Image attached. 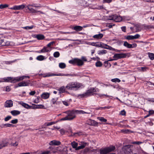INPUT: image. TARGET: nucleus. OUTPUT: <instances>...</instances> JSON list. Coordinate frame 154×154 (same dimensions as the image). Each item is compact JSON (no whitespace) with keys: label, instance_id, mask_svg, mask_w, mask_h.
I'll return each mask as SVG.
<instances>
[{"label":"nucleus","instance_id":"nucleus-1","mask_svg":"<svg viewBox=\"0 0 154 154\" xmlns=\"http://www.w3.org/2000/svg\"><path fill=\"white\" fill-rule=\"evenodd\" d=\"M39 77H42L43 78L48 77L51 76H69L71 75L68 74H64L60 73L58 74H56L51 73V72L44 73L38 74Z\"/></svg>","mask_w":154,"mask_h":154},{"label":"nucleus","instance_id":"nucleus-2","mask_svg":"<svg viewBox=\"0 0 154 154\" xmlns=\"http://www.w3.org/2000/svg\"><path fill=\"white\" fill-rule=\"evenodd\" d=\"M82 85L79 83L72 82L69 83L66 86V88L68 90L76 91Z\"/></svg>","mask_w":154,"mask_h":154},{"label":"nucleus","instance_id":"nucleus-3","mask_svg":"<svg viewBox=\"0 0 154 154\" xmlns=\"http://www.w3.org/2000/svg\"><path fill=\"white\" fill-rule=\"evenodd\" d=\"M65 113H67V116L65 117L62 118L60 119L61 121L71 120L74 119L75 117V110L68 111L66 112Z\"/></svg>","mask_w":154,"mask_h":154},{"label":"nucleus","instance_id":"nucleus-4","mask_svg":"<svg viewBox=\"0 0 154 154\" xmlns=\"http://www.w3.org/2000/svg\"><path fill=\"white\" fill-rule=\"evenodd\" d=\"M116 149V147L112 145H110L109 147L101 148L99 150L100 154H107L112 152Z\"/></svg>","mask_w":154,"mask_h":154},{"label":"nucleus","instance_id":"nucleus-5","mask_svg":"<svg viewBox=\"0 0 154 154\" xmlns=\"http://www.w3.org/2000/svg\"><path fill=\"white\" fill-rule=\"evenodd\" d=\"M18 82L17 77H4L0 80V82H10L14 83Z\"/></svg>","mask_w":154,"mask_h":154},{"label":"nucleus","instance_id":"nucleus-6","mask_svg":"<svg viewBox=\"0 0 154 154\" xmlns=\"http://www.w3.org/2000/svg\"><path fill=\"white\" fill-rule=\"evenodd\" d=\"M69 63L73 65L81 66L83 65L84 63L80 59L78 58H74L69 61Z\"/></svg>","mask_w":154,"mask_h":154},{"label":"nucleus","instance_id":"nucleus-7","mask_svg":"<svg viewBox=\"0 0 154 154\" xmlns=\"http://www.w3.org/2000/svg\"><path fill=\"white\" fill-rule=\"evenodd\" d=\"M108 19L110 20H114L116 22H119L121 21L122 20V18L116 14H113L109 16Z\"/></svg>","mask_w":154,"mask_h":154},{"label":"nucleus","instance_id":"nucleus-8","mask_svg":"<svg viewBox=\"0 0 154 154\" xmlns=\"http://www.w3.org/2000/svg\"><path fill=\"white\" fill-rule=\"evenodd\" d=\"M127 56V54L125 53L116 54L113 56V58L117 60L122 58H125Z\"/></svg>","mask_w":154,"mask_h":154},{"label":"nucleus","instance_id":"nucleus-9","mask_svg":"<svg viewBox=\"0 0 154 154\" xmlns=\"http://www.w3.org/2000/svg\"><path fill=\"white\" fill-rule=\"evenodd\" d=\"M87 124L90 125L97 126L98 125V123L94 120L89 119L87 122Z\"/></svg>","mask_w":154,"mask_h":154},{"label":"nucleus","instance_id":"nucleus-10","mask_svg":"<svg viewBox=\"0 0 154 154\" xmlns=\"http://www.w3.org/2000/svg\"><path fill=\"white\" fill-rule=\"evenodd\" d=\"M18 103L19 104L21 105L22 106L26 109H30L32 108V106L29 105L27 103H24L23 101H19Z\"/></svg>","mask_w":154,"mask_h":154},{"label":"nucleus","instance_id":"nucleus-11","mask_svg":"<svg viewBox=\"0 0 154 154\" xmlns=\"http://www.w3.org/2000/svg\"><path fill=\"white\" fill-rule=\"evenodd\" d=\"M13 101L11 100H7L5 103L4 106L5 107H11L13 106Z\"/></svg>","mask_w":154,"mask_h":154},{"label":"nucleus","instance_id":"nucleus-12","mask_svg":"<svg viewBox=\"0 0 154 154\" xmlns=\"http://www.w3.org/2000/svg\"><path fill=\"white\" fill-rule=\"evenodd\" d=\"M61 144L60 141L56 140H54L51 141L49 143L50 145L59 146Z\"/></svg>","mask_w":154,"mask_h":154},{"label":"nucleus","instance_id":"nucleus-13","mask_svg":"<svg viewBox=\"0 0 154 154\" xmlns=\"http://www.w3.org/2000/svg\"><path fill=\"white\" fill-rule=\"evenodd\" d=\"M90 96H91L92 93L94 92H99V90L98 88H91L90 89L87 90Z\"/></svg>","mask_w":154,"mask_h":154},{"label":"nucleus","instance_id":"nucleus-14","mask_svg":"<svg viewBox=\"0 0 154 154\" xmlns=\"http://www.w3.org/2000/svg\"><path fill=\"white\" fill-rule=\"evenodd\" d=\"M33 37L34 38H36L38 40H42L45 38V36L42 34H38L34 35Z\"/></svg>","mask_w":154,"mask_h":154},{"label":"nucleus","instance_id":"nucleus-15","mask_svg":"<svg viewBox=\"0 0 154 154\" xmlns=\"http://www.w3.org/2000/svg\"><path fill=\"white\" fill-rule=\"evenodd\" d=\"M26 7L27 8V9H28L30 11V12L32 13H36L37 12H39L41 14H44V13L43 12L40 11H36L35 9H33L32 8H30L29 6L27 5Z\"/></svg>","mask_w":154,"mask_h":154},{"label":"nucleus","instance_id":"nucleus-16","mask_svg":"<svg viewBox=\"0 0 154 154\" xmlns=\"http://www.w3.org/2000/svg\"><path fill=\"white\" fill-rule=\"evenodd\" d=\"M50 94L48 92H44L41 95V97L44 99H48L50 96Z\"/></svg>","mask_w":154,"mask_h":154},{"label":"nucleus","instance_id":"nucleus-17","mask_svg":"<svg viewBox=\"0 0 154 154\" xmlns=\"http://www.w3.org/2000/svg\"><path fill=\"white\" fill-rule=\"evenodd\" d=\"M29 83L27 82H22L19 83L18 84V85L16 86V88H17L18 87L27 86L29 85Z\"/></svg>","mask_w":154,"mask_h":154},{"label":"nucleus","instance_id":"nucleus-18","mask_svg":"<svg viewBox=\"0 0 154 154\" xmlns=\"http://www.w3.org/2000/svg\"><path fill=\"white\" fill-rule=\"evenodd\" d=\"M89 96H90V95L88 91L85 93L79 94L78 95V97L81 98L86 97Z\"/></svg>","mask_w":154,"mask_h":154},{"label":"nucleus","instance_id":"nucleus-19","mask_svg":"<svg viewBox=\"0 0 154 154\" xmlns=\"http://www.w3.org/2000/svg\"><path fill=\"white\" fill-rule=\"evenodd\" d=\"M72 29L77 32H79L82 30L83 29V27L81 26H75L72 27Z\"/></svg>","mask_w":154,"mask_h":154},{"label":"nucleus","instance_id":"nucleus-20","mask_svg":"<svg viewBox=\"0 0 154 154\" xmlns=\"http://www.w3.org/2000/svg\"><path fill=\"white\" fill-rule=\"evenodd\" d=\"M10 43L9 42H5L3 39H0V45L2 46L8 45Z\"/></svg>","mask_w":154,"mask_h":154},{"label":"nucleus","instance_id":"nucleus-21","mask_svg":"<svg viewBox=\"0 0 154 154\" xmlns=\"http://www.w3.org/2000/svg\"><path fill=\"white\" fill-rule=\"evenodd\" d=\"M11 113L14 116H17L20 113V112L17 110H13L11 111Z\"/></svg>","mask_w":154,"mask_h":154},{"label":"nucleus","instance_id":"nucleus-22","mask_svg":"<svg viewBox=\"0 0 154 154\" xmlns=\"http://www.w3.org/2000/svg\"><path fill=\"white\" fill-rule=\"evenodd\" d=\"M103 36V35L102 33H100L94 35L93 37L94 38L98 39L101 38Z\"/></svg>","mask_w":154,"mask_h":154},{"label":"nucleus","instance_id":"nucleus-23","mask_svg":"<svg viewBox=\"0 0 154 154\" xmlns=\"http://www.w3.org/2000/svg\"><path fill=\"white\" fill-rule=\"evenodd\" d=\"M87 144V143L83 142V143L82 145L77 147L76 150H79L80 149H84Z\"/></svg>","mask_w":154,"mask_h":154},{"label":"nucleus","instance_id":"nucleus-24","mask_svg":"<svg viewBox=\"0 0 154 154\" xmlns=\"http://www.w3.org/2000/svg\"><path fill=\"white\" fill-rule=\"evenodd\" d=\"M75 113L79 114H90V113L89 112H85L84 111L82 110H75Z\"/></svg>","mask_w":154,"mask_h":154},{"label":"nucleus","instance_id":"nucleus-25","mask_svg":"<svg viewBox=\"0 0 154 154\" xmlns=\"http://www.w3.org/2000/svg\"><path fill=\"white\" fill-rule=\"evenodd\" d=\"M8 144V142H7L3 141L0 143V149L4 147L7 146Z\"/></svg>","mask_w":154,"mask_h":154},{"label":"nucleus","instance_id":"nucleus-26","mask_svg":"<svg viewBox=\"0 0 154 154\" xmlns=\"http://www.w3.org/2000/svg\"><path fill=\"white\" fill-rule=\"evenodd\" d=\"M124 46L128 48H133L132 45V44L128 43L127 42H125L123 44Z\"/></svg>","mask_w":154,"mask_h":154},{"label":"nucleus","instance_id":"nucleus-27","mask_svg":"<svg viewBox=\"0 0 154 154\" xmlns=\"http://www.w3.org/2000/svg\"><path fill=\"white\" fill-rule=\"evenodd\" d=\"M25 78L29 79L30 77L28 76H23L20 77H17V81L18 82H19V81H22Z\"/></svg>","mask_w":154,"mask_h":154},{"label":"nucleus","instance_id":"nucleus-28","mask_svg":"<svg viewBox=\"0 0 154 154\" xmlns=\"http://www.w3.org/2000/svg\"><path fill=\"white\" fill-rule=\"evenodd\" d=\"M71 145L72 146V148L73 149H75L76 150V148L77 147L78 143L75 141H73L71 143Z\"/></svg>","mask_w":154,"mask_h":154},{"label":"nucleus","instance_id":"nucleus-29","mask_svg":"<svg viewBox=\"0 0 154 154\" xmlns=\"http://www.w3.org/2000/svg\"><path fill=\"white\" fill-rule=\"evenodd\" d=\"M107 53V51L106 50H100L97 52L98 54L99 55L104 54Z\"/></svg>","mask_w":154,"mask_h":154},{"label":"nucleus","instance_id":"nucleus-30","mask_svg":"<svg viewBox=\"0 0 154 154\" xmlns=\"http://www.w3.org/2000/svg\"><path fill=\"white\" fill-rule=\"evenodd\" d=\"M121 132L124 134H128L130 133H132L133 131L129 129H122L121 130Z\"/></svg>","mask_w":154,"mask_h":154},{"label":"nucleus","instance_id":"nucleus-31","mask_svg":"<svg viewBox=\"0 0 154 154\" xmlns=\"http://www.w3.org/2000/svg\"><path fill=\"white\" fill-rule=\"evenodd\" d=\"M104 66L105 67L109 68L111 66V64L107 61L104 62Z\"/></svg>","mask_w":154,"mask_h":154},{"label":"nucleus","instance_id":"nucleus-32","mask_svg":"<svg viewBox=\"0 0 154 154\" xmlns=\"http://www.w3.org/2000/svg\"><path fill=\"white\" fill-rule=\"evenodd\" d=\"M58 90L60 94L63 93L65 92V88L63 86L60 88L58 89Z\"/></svg>","mask_w":154,"mask_h":154},{"label":"nucleus","instance_id":"nucleus-33","mask_svg":"<svg viewBox=\"0 0 154 154\" xmlns=\"http://www.w3.org/2000/svg\"><path fill=\"white\" fill-rule=\"evenodd\" d=\"M148 56L151 60H154V54L151 53H148Z\"/></svg>","mask_w":154,"mask_h":154},{"label":"nucleus","instance_id":"nucleus-34","mask_svg":"<svg viewBox=\"0 0 154 154\" xmlns=\"http://www.w3.org/2000/svg\"><path fill=\"white\" fill-rule=\"evenodd\" d=\"M102 66V63L100 61H98L95 63V66L97 67H101Z\"/></svg>","mask_w":154,"mask_h":154},{"label":"nucleus","instance_id":"nucleus-35","mask_svg":"<svg viewBox=\"0 0 154 154\" xmlns=\"http://www.w3.org/2000/svg\"><path fill=\"white\" fill-rule=\"evenodd\" d=\"M127 40H130L134 39L133 36L132 35H129L128 36H125L124 37Z\"/></svg>","mask_w":154,"mask_h":154},{"label":"nucleus","instance_id":"nucleus-36","mask_svg":"<svg viewBox=\"0 0 154 154\" xmlns=\"http://www.w3.org/2000/svg\"><path fill=\"white\" fill-rule=\"evenodd\" d=\"M59 67L61 69H64L66 67V65L64 63H61L59 64Z\"/></svg>","mask_w":154,"mask_h":154},{"label":"nucleus","instance_id":"nucleus-37","mask_svg":"<svg viewBox=\"0 0 154 154\" xmlns=\"http://www.w3.org/2000/svg\"><path fill=\"white\" fill-rule=\"evenodd\" d=\"M49 51V50L47 49V47H44L43 48L40 50V52H39V53L40 52H48Z\"/></svg>","mask_w":154,"mask_h":154},{"label":"nucleus","instance_id":"nucleus-38","mask_svg":"<svg viewBox=\"0 0 154 154\" xmlns=\"http://www.w3.org/2000/svg\"><path fill=\"white\" fill-rule=\"evenodd\" d=\"M111 81L113 82H121V80L118 78H116L112 79Z\"/></svg>","mask_w":154,"mask_h":154},{"label":"nucleus","instance_id":"nucleus-39","mask_svg":"<svg viewBox=\"0 0 154 154\" xmlns=\"http://www.w3.org/2000/svg\"><path fill=\"white\" fill-rule=\"evenodd\" d=\"M97 119L100 121L103 122H106L107 121V119H104L103 117H98Z\"/></svg>","mask_w":154,"mask_h":154},{"label":"nucleus","instance_id":"nucleus-40","mask_svg":"<svg viewBox=\"0 0 154 154\" xmlns=\"http://www.w3.org/2000/svg\"><path fill=\"white\" fill-rule=\"evenodd\" d=\"M8 5L7 4L0 5V8L1 9L6 8L8 7Z\"/></svg>","mask_w":154,"mask_h":154},{"label":"nucleus","instance_id":"nucleus-41","mask_svg":"<svg viewBox=\"0 0 154 154\" xmlns=\"http://www.w3.org/2000/svg\"><path fill=\"white\" fill-rule=\"evenodd\" d=\"M53 55L54 57L57 58L60 56V54L58 51H56L54 53Z\"/></svg>","mask_w":154,"mask_h":154},{"label":"nucleus","instance_id":"nucleus-42","mask_svg":"<svg viewBox=\"0 0 154 154\" xmlns=\"http://www.w3.org/2000/svg\"><path fill=\"white\" fill-rule=\"evenodd\" d=\"M36 59L38 60H42L44 59V56L41 55L38 56L36 57Z\"/></svg>","mask_w":154,"mask_h":154},{"label":"nucleus","instance_id":"nucleus-43","mask_svg":"<svg viewBox=\"0 0 154 154\" xmlns=\"http://www.w3.org/2000/svg\"><path fill=\"white\" fill-rule=\"evenodd\" d=\"M9 9L14 10H19L18 5H15L13 7L9 8Z\"/></svg>","mask_w":154,"mask_h":154},{"label":"nucleus","instance_id":"nucleus-44","mask_svg":"<svg viewBox=\"0 0 154 154\" xmlns=\"http://www.w3.org/2000/svg\"><path fill=\"white\" fill-rule=\"evenodd\" d=\"M51 151L47 150L44 151L42 153V154H51Z\"/></svg>","mask_w":154,"mask_h":154},{"label":"nucleus","instance_id":"nucleus-45","mask_svg":"<svg viewBox=\"0 0 154 154\" xmlns=\"http://www.w3.org/2000/svg\"><path fill=\"white\" fill-rule=\"evenodd\" d=\"M16 61V60H14L11 61H6L5 62V63L6 64H11L12 63L15 62Z\"/></svg>","mask_w":154,"mask_h":154},{"label":"nucleus","instance_id":"nucleus-46","mask_svg":"<svg viewBox=\"0 0 154 154\" xmlns=\"http://www.w3.org/2000/svg\"><path fill=\"white\" fill-rule=\"evenodd\" d=\"M105 46H106L105 49H108L109 50H112L113 51V49L114 48H112V47L110 46L107 45H105Z\"/></svg>","mask_w":154,"mask_h":154},{"label":"nucleus","instance_id":"nucleus-47","mask_svg":"<svg viewBox=\"0 0 154 154\" xmlns=\"http://www.w3.org/2000/svg\"><path fill=\"white\" fill-rule=\"evenodd\" d=\"M18 122V119H14L12 120L10 122L13 124H16Z\"/></svg>","mask_w":154,"mask_h":154},{"label":"nucleus","instance_id":"nucleus-48","mask_svg":"<svg viewBox=\"0 0 154 154\" xmlns=\"http://www.w3.org/2000/svg\"><path fill=\"white\" fill-rule=\"evenodd\" d=\"M5 128L7 127H14V125L9 123L5 124Z\"/></svg>","mask_w":154,"mask_h":154},{"label":"nucleus","instance_id":"nucleus-49","mask_svg":"<svg viewBox=\"0 0 154 154\" xmlns=\"http://www.w3.org/2000/svg\"><path fill=\"white\" fill-rule=\"evenodd\" d=\"M11 145L12 146H16L18 145V143L17 141L15 142L14 143L13 142H12L11 143Z\"/></svg>","mask_w":154,"mask_h":154},{"label":"nucleus","instance_id":"nucleus-50","mask_svg":"<svg viewBox=\"0 0 154 154\" xmlns=\"http://www.w3.org/2000/svg\"><path fill=\"white\" fill-rule=\"evenodd\" d=\"M11 118L12 117L11 116H8L5 118L4 120L5 121L7 122L11 119Z\"/></svg>","mask_w":154,"mask_h":154},{"label":"nucleus","instance_id":"nucleus-51","mask_svg":"<svg viewBox=\"0 0 154 154\" xmlns=\"http://www.w3.org/2000/svg\"><path fill=\"white\" fill-rule=\"evenodd\" d=\"M25 7V5H18L19 10H22Z\"/></svg>","mask_w":154,"mask_h":154},{"label":"nucleus","instance_id":"nucleus-52","mask_svg":"<svg viewBox=\"0 0 154 154\" xmlns=\"http://www.w3.org/2000/svg\"><path fill=\"white\" fill-rule=\"evenodd\" d=\"M55 123V122H48L47 123H46L45 125H46L47 126H49L51 125L54 124Z\"/></svg>","mask_w":154,"mask_h":154},{"label":"nucleus","instance_id":"nucleus-53","mask_svg":"<svg viewBox=\"0 0 154 154\" xmlns=\"http://www.w3.org/2000/svg\"><path fill=\"white\" fill-rule=\"evenodd\" d=\"M123 42L122 40H118L116 42V43L118 45H122V44Z\"/></svg>","mask_w":154,"mask_h":154},{"label":"nucleus","instance_id":"nucleus-54","mask_svg":"<svg viewBox=\"0 0 154 154\" xmlns=\"http://www.w3.org/2000/svg\"><path fill=\"white\" fill-rule=\"evenodd\" d=\"M28 6H29V7H35L36 8H39L41 6H38V5H35V4H32L31 5H28Z\"/></svg>","mask_w":154,"mask_h":154},{"label":"nucleus","instance_id":"nucleus-55","mask_svg":"<svg viewBox=\"0 0 154 154\" xmlns=\"http://www.w3.org/2000/svg\"><path fill=\"white\" fill-rule=\"evenodd\" d=\"M120 114L121 115L125 116L126 114V112L125 110H123L120 112Z\"/></svg>","mask_w":154,"mask_h":154},{"label":"nucleus","instance_id":"nucleus-56","mask_svg":"<svg viewBox=\"0 0 154 154\" xmlns=\"http://www.w3.org/2000/svg\"><path fill=\"white\" fill-rule=\"evenodd\" d=\"M81 60L83 61V62H86L87 61L86 57L84 56H82L81 57Z\"/></svg>","mask_w":154,"mask_h":154},{"label":"nucleus","instance_id":"nucleus-57","mask_svg":"<svg viewBox=\"0 0 154 154\" xmlns=\"http://www.w3.org/2000/svg\"><path fill=\"white\" fill-rule=\"evenodd\" d=\"M55 43V42L54 41L50 42L47 45V47H50L52 45H53Z\"/></svg>","mask_w":154,"mask_h":154},{"label":"nucleus","instance_id":"nucleus-58","mask_svg":"<svg viewBox=\"0 0 154 154\" xmlns=\"http://www.w3.org/2000/svg\"><path fill=\"white\" fill-rule=\"evenodd\" d=\"M140 35L138 34H137L133 36V39H137L139 38L140 37Z\"/></svg>","mask_w":154,"mask_h":154},{"label":"nucleus","instance_id":"nucleus-59","mask_svg":"<svg viewBox=\"0 0 154 154\" xmlns=\"http://www.w3.org/2000/svg\"><path fill=\"white\" fill-rule=\"evenodd\" d=\"M105 45H106V44H103V43H100V47L103 48L105 49L106 48V46H105Z\"/></svg>","mask_w":154,"mask_h":154},{"label":"nucleus","instance_id":"nucleus-60","mask_svg":"<svg viewBox=\"0 0 154 154\" xmlns=\"http://www.w3.org/2000/svg\"><path fill=\"white\" fill-rule=\"evenodd\" d=\"M148 69V68L147 67H141V71L143 72L146 71V69Z\"/></svg>","mask_w":154,"mask_h":154},{"label":"nucleus","instance_id":"nucleus-61","mask_svg":"<svg viewBox=\"0 0 154 154\" xmlns=\"http://www.w3.org/2000/svg\"><path fill=\"white\" fill-rule=\"evenodd\" d=\"M51 102L53 104L55 105L57 102V100L55 98H53L51 100Z\"/></svg>","mask_w":154,"mask_h":154},{"label":"nucleus","instance_id":"nucleus-62","mask_svg":"<svg viewBox=\"0 0 154 154\" xmlns=\"http://www.w3.org/2000/svg\"><path fill=\"white\" fill-rule=\"evenodd\" d=\"M60 132L62 135L64 134L65 133V131L63 129H62L60 130Z\"/></svg>","mask_w":154,"mask_h":154},{"label":"nucleus","instance_id":"nucleus-63","mask_svg":"<svg viewBox=\"0 0 154 154\" xmlns=\"http://www.w3.org/2000/svg\"><path fill=\"white\" fill-rule=\"evenodd\" d=\"M62 103L63 104L66 106H68L69 105L68 102L67 101H62Z\"/></svg>","mask_w":154,"mask_h":154},{"label":"nucleus","instance_id":"nucleus-64","mask_svg":"<svg viewBox=\"0 0 154 154\" xmlns=\"http://www.w3.org/2000/svg\"><path fill=\"white\" fill-rule=\"evenodd\" d=\"M149 113L150 115L153 114H154V110H150L149 111Z\"/></svg>","mask_w":154,"mask_h":154}]
</instances>
